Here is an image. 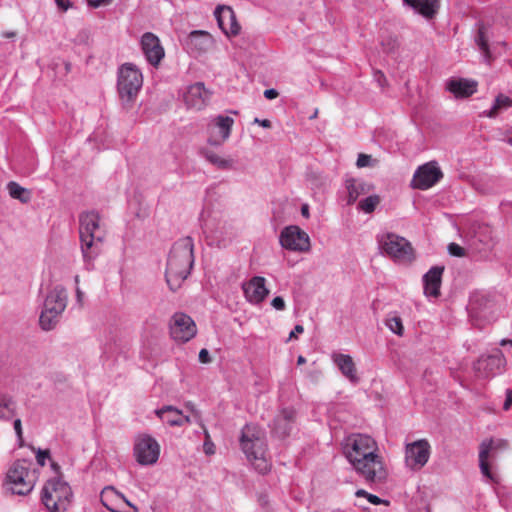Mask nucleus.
<instances>
[{"mask_svg": "<svg viewBox=\"0 0 512 512\" xmlns=\"http://www.w3.org/2000/svg\"><path fill=\"white\" fill-rule=\"evenodd\" d=\"M317 114H318V110H315V112L313 113V115L310 116V119H314L317 117Z\"/></svg>", "mask_w": 512, "mask_h": 512, "instance_id": "69168bd1", "label": "nucleus"}, {"mask_svg": "<svg viewBox=\"0 0 512 512\" xmlns=\"http://www.w3.org/2000/svg\"><path fill=\"white\" fill-rule=\"evenodd\" d=\"M112 0H88V5L92 8H99L103 5H107Z\"/></svg>", "mask_w": 512, "mask_h": 512, "instance_id": "49530a36", "label": "nucleus"}, {"mask_svg": "<svg viewBox=\"0 0 512 512\" xmlns=\"http://www.w3.org/2000/svg\"><path fill=\"white\" fill-rule=\"evenodd\" d=\"M194 242L189 236L177 240L168 255L166 282L172 291H176L189 276L194 264Z\"/></svg>", "mask_w": 512, "mask_h": 512, "instance_id": "f03ea898", "label": "nucleus"}, {"mask_svg": "<svg viewBox=\"0 0 512 512\" xmlns=\"http://www.w3.org/2000/svg\"><path fill=\"white\" fill-rule=\"evenodd\" d=\"M212 43L210 34L204 31L191 32L187 40L188 49L196 54L209 50Z\"/></svg>", "mask_w": 512, "mask_h": 512, "instance_id": "bb28decb", "label": "nucleus"}, {"mask_svg": "<svg viewBox=\"0 0 512 512\" xmlns=\"http://www.w3.org/2000/svg\"><path fill=\"white\" fill-rule=\"evenodd\" d=\"M186 407H187V409H189L192 413L197 414V411H196L195 406H194V404H193V403L188 402V403L186 404Z\"/></svg>", "mask_w": 512, "mask_h": 512, "instance_id": "13d9d810", "label": "nucleus"}, {"mask_svg": "<svg viewBox=\"0 0 512 512\" xmlns=\"http://www.w3.org/2000/svg\"><path fill=\"white\" fill-rule=\"evenodd\" d=\"M183 98L189 109L201 110L207 105L210 93L203 83L198 82L187 88Z\"/></svg>", "mask_w": 512, "mask_h": 512, "instance_id": "412c9836", "label": "nucleus"}, {"mask_svg": "<svg viewBox=\"0 0 512 512\" xmlns=\"http://www.w3.org/2000/svg\"><path fill=\"white\" fill-rule=\"evenodd\" d=\"M36 453V461L37 463L43 467L46 465V461L50 460V451L48 449H33Z\"/></svg>", "mask_w": 512, "mask_h": 512, "instance_id": "58836bf2", "label": "nucleus"}, {"mask_svg": "<svg viewBox=\"0 0 512 512\" xmlns=\"http://www.w3.org/2000/svg\"><path fill=\"white\" fill-rule=\"evenodd\" d=\"M254 122L259 124V125H261L264 128H270L271 127V122L269 120H267V119L260 120L258 118H255Z\"/></svg>", "mask_w": 512, "mask_h": 512, "instance_id": "5fc2aeb1", "label": "nucleus"}, {"mask_svg": "<svg viewBox=\"0 0 512 512\" xmlns=\"http://www.w3.org/2000/svg\"><path fill=\"white\" fill-rule=\"evenodd\" d=\"M382 251L399 262L413 260V248L408 240L394 233L383 234L378 239Z\"/></svg>", "mask_w": 512, "mask_h": 512, "instance_id": "1a4fd4ad", "label": "nucleus"}, {"mask_svg": "<svg viewBox=\"0 0 512 512\" xmlns=\"http://www.w3.org/2000/svg\"><path fill=\"white\" fill-rule=\"evenodd\" d=\"M32 462L26 459L14 461L8 468L4 480L5 488L12 494L26 496L35 487L37 476L31 470Z\"/></svg>", "mask_w": 512, "mask_h": 512, "instance_id": "39448f33", "label": "nucleus"}, {"mask_svg": "<svg viewBox=\"0 0 512 512\" xmlns=\"http://www.w3.org/2000/svg\"><path fill=\"white\" fill-rule=\"evenodd\" d=\"M7 189L12 198L17 199L22 203H27L31 199V193L14 181L7 184Z\"/></svg>", "mask_w": 512, "mask_h": 512, "instance_id": "72a5a7b5", "label": "nucleus"}, {"mask_svg": "<svg viewBox=\"0 0 512 512\" xmlns=\"http://www.w3.org/2000/svg\"><path fill=\"white\" fill-rule=\"evenodd\" d=\"M203 449L207 455H212L215 453V445L211 440L204 441Z\"/></svg>", "mask_w": 512, "mask_h": 512, "instance_id": "a18cd8bd", "label": "nucleus"}, {"mask_svg": "<svg viewBox=\"0 0 512 512\" xmlns=\"http://www.w3.org/2000/svg\"><path fill=\"white\" fill-rule=\"evenodd\" d=\"M15 35H16L15 32H5V33L2 34V37H4V38H13V37H15Z\"/></svg>", "mask_w": 512, "mask_h": 512, "instance_id": "bf43d9fd", "label": "nucleus"}, {"mask_svg": "<svg viewBox=\"0 0 512 512\" xmlns=\"http://www.w3.org/2000/svg\"><path fill=\"white\" fill-rule=\"evenodd\" d=\"M13 427H14V430L16 432V435H17V438L20 442V446L22 445V442H23V432H22V423H21V419L17 418L14 420V423H13Z\"/></svg>", "mask_w": 512, "mask_h": 512, "instance_id": "a19ab883", "label": "nucleus"}, {"mask_svg": "<svg viewBox=\"0 0 512 512\" xmlns=\"http://www.w3.org/2000/svg\"><path fill=\"white\" fill-rule=\"evenodd\" d=\"M331 358L344 377L352 383H358L357 369L350 355L334 352Z\"/></svg>", "mask_w": 512, "mask_h": 512, "instance_id": "b1692460", "label": "nucleus"}, {"mask_svg": "<svg viewBox=\"0 0 512 512\" xmlns=\"http://www.w3.org/2000/svg\"><path fill=\"white\" fill-rule=\"evenodd\" d=\"M68 295L62 285L54 286L47 294L39 323L43 330L53 329L67 306Z\"/></svg>", "mask_w": 512, "mask_h": 512, "instance_id": "0eeeda50", "label": "nucleus"}, {"mask_svg": "<svg viewBox=\"0 0 512 512\" xmlns=\"http://www.w3.org/2000/svg\"><path fill=\"white\" fill-rule=\"evenodd\" d=\"M448 252L450 253V255L455 257L465 256V249L456 243H450L448 245Z\"/></svg>", "mask_w": 512, "mask_h": 512, "instance_id": "ea45409f", "label": "nucleus"}, {"mask_svg": "<svg viewBox=\"0 0 512 512\" xmlns=\"http://www.w3.org/2000/svg\"><path fill=\"white\" fill-rule=\"evenodd\" d=\"M200 153L208 162L219 169L226 170L233 167V161L231 159H224L209 149L203 148Z\"/></svg>", "mask_w": 512, "mask_h": 512, "instance_id": "2f4dec72", "label": "nucleus"}, {"mask_svg": "<svg viewBox=\"0 0 512 512\" xmlns=\"http://www.w3.org/2000/svg\"><path fill=\"white\" fill-rule=\"evenodd\" d=\"M355 496L358 498L364 497L373 505H380L382 503L388 504V501H385L374 494L368 493L367 491H365L363 489L357 490L355 492Z\"/></svg>", "mask_w": 512, "mask_h": 512, "instance_id": "4c0bfd02", "label": "nucleus"}, {"mask_svg": "<svg viewBox=\"0 0 512 512\" xmlns=\"http://www.w3.org/2000/svg\"><path fill=\"white\" fill-rule=\"evenodd\" d=\"M405 4L427 19H432L440 8V0H407Z\"/></svg>", "mask_w": 512, "mask_h": 512, "instance_id": "cd10ccee", "label": "nucleus"}, {"mask_svg": "<svg viewBox=\"0 0 512 512\" xmlns=\"http://www.w3.org/2000/svg\"><path fill=\"white\" fill-rule=\"evenodd\" d=\"M386 326L388 329L398 336H402L404 332V327L402 324V320L396 314H389L386 319Z\"/></svg>", "mask_w": 512, "mask_h": 512, "instance_id": "c9c22d12", "label": "nucleus"}, {"mask_svg": "<svg viewBox=\"0 0 512 512\" xmlns=\"http://www.w3.org/2000/svg\"><path fill=\"white\" fill-rule=\"evenodd\" d=\"M346 188L348 190V204H352L359 196L368 193L372 186L363 180L351 179L346 182Z\"/></svg>", "mask_w": 512, "mask_h": 512, "instance_id": "c756f323", "label": "nucleus"}, {"mask_svg": "<svg viewBox=\"0 0 512 512\" xmlns=\"http://www.w3.org/2000/svg\"><path fill=\"white\" fill-rule=\"evenodd\" d=\"M271 305L278 311H283L286 308L285 301L280 296L273 298Z\"/></svg>", "mask_w": 512, "mask_h": 512, "instance_id": "79ce46f5", "label": "nucleus"}, {"mask_svg": "<svg viewBox=\"0 0 512 512\" xmlns=\"http://www.w3.org/2000/svg\"><path fill=\"white\" fill-rule=\"evenodd\" d=\"M278 91L271 88V89H266L264 91V96L266 99H269V100H272V99H275L277 96H278Z\"/></svg>", "mask_w": 512, "mask_h": 512, "instance_id": "8fccbe9b", "label": "nucleus"}, {"mask_svg": "<svg viewBox=\"0 0 512 512\" xmlns=\"http://www.w3.org/2000/svg\"><path fill=\"white\" fill-rule=\"evenodd\" d=\"M493 450V441H483L480 445V451H479V466L481 473L490 481H494V475L492 474L490 470V466L488 463V458L490 456V453Z\"/></svg>", "mask_w": 512, "mask_h": 512, "instance_id": "c85d7f7f", "label": "nucleus"}, {"mask_svg": "<svg viewBox=\"0 0 512 512\" xmlns=\"http://www.w3.org/2000/svg\"><path fill=\"white\" fill-rule=\"evenodd\" d=\"M57 6L62 9L63 11H66L70 8L71 3L69 0H55Z\"/></svg>", "mask_w": 512, "mask_h": 512, "instance_id": "603ef678", "label": "nucleus"}, {"mask_svg": "<svg viewBox=\"0 0 512 512\" xmlns=\"http://www.w3.org/2000/svg\"><path fill=\"white\" fill-rule=\"evenodd\" d=\"M443 173L436 161L428 162L417 168L413 175L411 185L413 188L427 190L438 183Z\"/></svg>", "mask_w": 512, "mask_h": 512, "instance_id": "2eb2a0df", "label": "nucleus"}, {"mask_svg": "<svg viewBox=\"0 0 512 512\" xmlns=\"http://www.w3.org/2000/svg\"><path fill=\"white\" fill-rule=\"evenodd\" d=\"M443 266L431 267L423 276L424 294L429 298H437L440 295Z\"/></svg>", "mask_w": 512, "mask_h": 512, "instance_id": "5701e85b", "label": "nucleus"}, {"mask_svg": "<svg viewBox=\"0 0 512 512\" xmlns=\"http://www.w3.org/2000/svg\"><path fill=\"white\" fill-rule=\"evenodd\" d=\"M431 453V446L426 439L409 443L405 447V462L412 470H420L426 465Z\"/></svg>", "mask_w": 512, "mask_h": 512, "instance_id": "4468645a", "label": "nucleus"}, {"mask_svg": "<svg viewBox=\"0 0 512 512\" xmlns=\"http://www.w3.org/2000/svg\"><path fill=\"white\" fill-rule=\"evenodd\" d=\"M374 79L381 87H384L386 85V77L381 71H375Z\"/></svg>", "mask_w": 512, "mask_h": 512, "instance_id": "de8ad7c7", "label": "nucleus"}, {"mask_svg": "<svg viewBox=\"0 0 512 512\" xmlns=\"http://www.w3.org/2000/svg\"><path fill=\"white\" fill-rule=\"evenodd\" d=\"M280 244L284 249L294 252H307L310 250V237L299 226L290 225L280 233Z\"/></svg>", "mask_w": 512, "mask_h": 512, "instance_id": "9b49d317", "label": "nucleus"}, {"mask_svg": "<svg viewBox=\"0 0 512 512\" xmlns=\"http://www.w3.org/2000/svg\"><path fill=\"white\" fill-rule=\"evenodd\" d=\"M505 401L503 403V409L504 410H509L511 405H512V390L511 389H507L506 392H505Z\"/></svg>", "mask_w": 512, "mask_h": 512, "instance_id": "c03bdc74", "label": "nucleus"}, {"mask_svg": "<svg viewBox=\"0 0 512 512\" xmlns=\"http://www.w3.org/2000/svg\"><path fill=\"white\" fill-rule=\"evenodd\" d=\"M81 252L87 270L93 268V262L101 253L105 236L100 226V215L95 211L84 212L79 217Z\"/></svg>", "mask_w": 512, "mask_h": 512, "instance_id": "7ed1b4c3", "label": "nucleus"}, {"mask_svg": "<svg viewBox=\"0 0 512 512\" xmlns=\"http://www.w3.org/2000/svg\"><path fill=\"white\" fill-rule=\"evenodd\" d=\"M478 83L473 79L451 77L445 82L446 90L455 98H468L477 92Z\"/></svg>", "mask_w": 512, "mask_h": 512, "instance_id": "aec40b11", "label": "nucleus"}, {"mask_svg": "<svg viewBox=\"0 0 512 512\" xmlns=\"http://www.w3.org/2000/svg\"><path fill=\"white\" fill-rule=\"evenodd\" d=\"M505 360L500 353L482 356L474 364V369L479 377H492L502 371Z\"/></svg>", "mask_w": 512, "mask_h": 512, "instance_id": "a211bd4d", "label": "nucleus"}, {"mask_svg": "<svg viewBox=\"0 0 512 512\" xmlns=\"http://www.w3.org/2000/svg\"><path fill=\"white\" fill-rule=\"evenodd\" d=\"M370 161H371V156L366 155V154H359V156L357 158L356 165L359 168L366 167L370 164Z\"/></svg>", "mask_w": 512, "mask_h": 512, "instance_id": "37998d69", "label": "nucleus"}, {"mask_svg": "<svg viewBox=\"0 0 512 512\" xmlns=\"http://www.w3.org/2000/svg\"><path fill=\"white\" fill-rule=\"evenodd\" d=\"M75 292H76L77 302L81 304L83 297H84V293L82 292V290L80 289L79 286L75 287Z\"/></svg>", "mask_w": 512, "mask_h": 512, "instance_id": "6e6d98bb", "label": "nucleus"}, {"mask_svg": "<svg viewBox=\"0 0 512 512\" xmlns=\"http://www.w3.org/2000/svg\"><path fill=\"white\" fill-rule=\"evenodd\" d=\"M304 363H306V358H305L304 356H302V355L298 356V358H297V364H298V365H302V364H304Z\"/></svg>", "mask_w": 512, "mask_h": 512, "instance_id": "052dcab7", "label": "nucleus"}, {"mask_svg": "<svg viewBox=\"0 0 512 512\" xmlns=\"http://www.w3.org/2000/svg\"><path fill=\"white\" fill-rule=\"evenodd\" d=\"M170 335L179 343H186L195 337L197 327L194 320L185 313H175L170 320Z\"/></svg>", "mask_w": 512, "mask_h": 512, "instance_id": "f8f14e48", "label": "nucleus"}, {"mask_svg": "<svg viewBox=\"0 0 512 512\" xmlns=\"http://www.w3.org/2000/svg\"><path fill=\"white\" fill-rule=\"evenodd\" d=\"M143 85V76L136 65L123 64L118 71L117 88L121 100L130 103L135 100Z\"/></svg>", "mask_w": 512, "mask_h": 512, "instance_id": "6e6552de", "label": "nucleus"}, {"mask_svg": "<svg viewBox=\"0 0 512 512\" xmlns=\"http://www.w3.org/2000/svg\"><path fill=\"white\" fill-rule=\"evenodd\" d=\"M205 440H211L210 434L207 430H204Z\"/></svg>", "mask_w": 512, "mask_h": 512, "instance_id": "0e129e2a", "label": "nucleus"}, {"mask_svg": "<svg viewBox=\"0 0 512 512\" xmlns=\"http://www.w3.org/2000/svg\"><path fill=\"white\" fill-rule=\"evenodd\" d=\"M512 107V99L504 94H499L490 110L485 111L484 115L489 118H494L500 111L507 110Z\"/></svg>", "mask_w": 512, "mask_h": 512, "instance_id": "473e14b6", "label": "nucleus"}, {"mask_svg": "<svg viewBox=\"0 0 512 512\" xmlns=\"http://www.w3.org/2000/svg\"><path fill=\"white\" fill-rule=\"evenodd\" d=\"M508 342L512 345V340H509Z\"/></svg>", "mask_w": 512, "mask_h": 512, "instance_id": "774afa93", "label": "nucleus"}, {"mask_svg": "<svg viewBox=\"0 0 512 512\" xmlns=\"http://www.w3.org/2000/svg\"><path fill=\"white\" fill-rule=\"evenodd\" d=\"M301 214L305 218L309 217V206L307 204L302 205V207H301Z\"/></svg>", "mask_w": 512, "mask_h": 512, "instance_id": "4d7b16f0", "label": "nucleus"}, {"mask_svg": "<svg viewBox=\"0 0 512 512\" xmlns=\"http://www.w3.org/2000/svg\"><path fill=\"white\" fill-rule=\"evenodd\" d=\"M470 307L472 311H477L478 307H476V300H472L470 303Z\"/></svg>", "mask_w": 512, "mask_h": 512, "instance_id": "680f3d73", "label": "nucleus"}, {"mask_svg": "<svg viewBox=\"0 0 512 512\" xmlns=\"http://www.w3.org/2000/svg\"><path fill=\"white\" fill-rule=\"evenodd\" d=\"M303 331H304V328H303L302 325H299V324L296 325L294 327V329L289 334V340L292 339V338H296L297 334H301V333H303Z\"/></svg>", "mask_w": 512, "mask_h": 512, "instance_id": "3c124183", "label": "nucleus"}, {"mask_svg": "<svg viewBox=\"0 0 512 512\" xmlns=\"http://www.w3.org/2000/svg\"><path fill=\"white\" fill-rule=\"evenodd\" d=\"M17 403L15 399L8 394L0 395V420L9 421L16 413Z\"/></svg>", "mask_w": 512, "mask_h": 512, "instance_id": "7c9ffc66", "label": "nucleus"}, {"mask_svg": "<svg viewBox=\"0 0 512 512\" xmlns=\"http://www.w3.org/2000/svg\"><path fill=\"white\" fill-rule=\"evenodd\" d=\"M265 283L266 280L264 277L254 276L248 282L243 284V292L248 302L252 304H259L264 301L269 293Z\"/></svg>", "mask_w": 512, "mask_h": 512, "instance_id": "4be33fe9", "label": "nucleus"}, {"mask_svg": "<svg viewBox=\"0 0 512 512\" xmlns=\"http://www.w3.org/2000/svg\"><path fill=\"white\" fill-rule=\"evenodd\" d=\"M50 466H51V469L53 470V472L55 473L54 477H62L61 467L59 466V464H57L54 461H51Z\"/></svg>", "mask_w": 512, "mask_h": 512, "instance_id": "864d4df0", "label": "nucleus"}, {"mask_svg": "<svg viewBox=\"0 0 512 512\" xmlns=\"http://www.w3.org/2000/svg\"><path fill=\"white\" fill-rule=\"evenodd\" d=\"M155 413L164 423L170 426H182L191 422L189 416L183 415L182 411L173 406H164L157 409Z\"/></svg>", "mask_w": 512, "mask_h": 512, "instance_id": "a878e982", "label": "nucleus"}, {"mask_svg": "<svg viewBox=\"0 0 512 512\" xmlns=\"http://www.w3.org/2000/svg\"><path fill=\"white\" fill-rule=\"evenodd\" d=\"M240 446L255 470L265 474L271 469L267 457V441L264 432L256 425L246 424L241 430Z\"/></svg>", "mask_w": 512, "mask_h": 512, "instance_id": "20e7f679", "label": "nucleus"}, {"mask_svg": "<svg viewBox=\"0 0 512 512\" xmlns=\"http://www.w3.org/2000/svg\"><path fill=\"white\" fill-rule=\"evenodd\" d=\"M102 504L112 512H138V508L128 501L114 487H105L101 493Z\"/></svg>", "mask_w": 512, "mask_h": 512, "instance_id": "dca6fc26", "label": "nucleus"}, {"mask_svg": "<svg viewBox=\"0 0 512 512\" xmlns=\"http://www.w3.org/2000/svg\"><path fill=\"white\" fill-rule=\"evenodd\" d=\"M475 42H476L478 48L480 49V51L484 54L485 60L487 62H489L491 55H490V51H489L488 42L485 38V33H484L483 27L479 28L478 34L475 38Z\"/></svg>", "mask_w": 512, "mask_h": 512, "instance_id": "e433bc0d", "label": "nucleus"}, {"mask_svg": "<svg viewBox=\"0 0 512 512\" xmlns=\"http://www.w3.org/2000/svg\"><path fill=\"white\" fill-rule=\"evenodd\" d=\"M233 125L234 119L230 116L220 114L210 117L206 125L208 144L215 147L221 146L229 139Z\"/></svg>", "mask_w": 512, "mask_h": 512, "instance_id": "9d476101", "label": "nucleus"}, {"mask_svg": "<svg viewBox=\"0 0 512 512\" xmlns=\"http://www.w3.org/2000/svg\"><path fill=\"white\" fill-rule=\"evenodd\" d=\"M72 498V489L62 477H51L41 491V502L48 512H66Z\"/></svg>", "mask_w": 512, "mask_h": 512, "instance_id": "423d86ee", "label": "nucleus"}, {"mask_svg": "<svg viewBox=\"0 0 512 512\" xmlns=\"http://www.w3.org/2000/svg\"><path fill=\"white\" fill-rule=\"evenodd\" d=\"M79 281H80V278H79V276H78V275H76V276L74 277L75 287L79 286Z\"/></svg>", "mask_w": 512, "mask_h": 512, "instance_id": "e2e57ef3", "label": "nucleus"}, {"mask_svg": "<svg viewBox=\"0 0 512 512\" xmlns=\"http://www.w3.org/2000/svg\"><path fill=\"white\" fill-rule=\"evenodd\" d=\"M293 419L294 411L292 409H283L273 420V433L280 438L289 435L292 429Z\"/></svg>", "mask_w": 512, "mask_h": 512, "instance_id": "393cba45", "label": "nucleus"}, {"mask_svg": "<svg viewBox=\"0 0 512 512\" xmlns=\"http://www.w3.org/2000/svg\"><path fill=\"white\" fill-rule=\"evenodd\" d=\"M141 48L146 60L153 66H157L165 55L159 38L150 32L143 34Z\"/></svg>", "mask_w": 512, "mask_h": 512, "instance_id": "6ab92c4d", "label": "nucleus"}, {"mask_svg": "<svg viewBox=\"0 0 512 512\" xmlns=\"http://www.w3.org/2000/svg\"><path fill=\"white\" fill-rule=\"evenodd\" d=\"M219 28L230 37L239 34L241 26L237 22L235 12L229 6H218L214 11Z\"/></svg>", "mask_w": 512, "mask_h": 512, "instance_id": "f3484780", "label": "nucleus"}, {"mask_svg": "<svg viewBox=\"0 0 512 512\" xmlns=\"http://www.w3.org/2000/svg\"><path fill=\"white\" fill-rule=\"evenodd\" d=\"M160 454L158 442L150 435H140L134 445V456L141 465H152L157 462Z\"/></svg>", "mask_w": 512, "mask_h": 512, "instance_id": "ddd939ff", "label": "nucleus"}, {"mask_svg": "<svg viewBox=\"0 0 512 512\" xmlns=\"http://www.w3.org/2000/svg\"><path fill=\"white\" fill-rule=\"evenodd\" d=\"M199 361L201 363H209L211 361L209 352L207 349H201L199 352Z\"/></svg>", "mask_w": 512, "mask_h": 512, "instance_id": "09e8293b", "label": "nucleus"}, {"mask_svg": "<svg viewBox=\"0 0 512 512\" xmlns=\"http://www.w3.org/2000/svg\"><path fill=\"white\" fill-rule=\"evenodd\" d=\"M507 142L512 146V137H509V138L507 139Z\"/></svg>", "mask_w": 512, "mask_h": 512, "instance_id": "338daca9", "label": "nucleus"}, {"mask_svg": "<svg viewBox=\"0 0 512 512\" xmlns=\"http://www.w3.org/2000/svg\"><path fill=\"white\" fill-rule=\"evenodd\" d=\"M379 203L380 197L378 195H370L359 202L358 209L364 213H372Z\"/></svg>", "mask_w": 512, "mask_h": 512, "instance_id": "f704fd0d", "label": "nucleus"}, {"mask_svg": "<svg viewBox=\"0 0 512 512\" xmlns=\"http://www.w3.org/2000/svg\"><path fill=\"white\" fill-rule=\"evenodd\" d=\"M344 454L356 473L366 484H382L388 472L383 458L378 454V445L369 435L354 433L345 439Z\"/></svg>", "mask_w": 512, "mask_h": 512, "instance_id": "f257e3e1", "label": "nucleus"}]
</instances>
